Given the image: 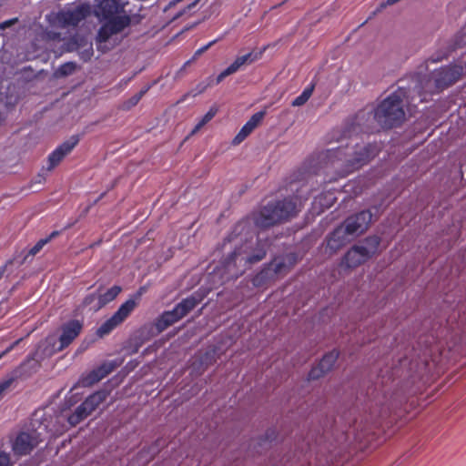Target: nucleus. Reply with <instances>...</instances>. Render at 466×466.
Returning a JSON list of instances; mask_svg holds the SVG:
<instances>
[{"instance_id":"31","label":"nucleus","mask_w":466,"mask_h":466,"mask_svg":"<svg viewBox=\"0 0 466 466\" xmlns=\"http://www.w3.org/2000/svg\"><path fill=\"white\" fill-rule=\"evenodd\" d=\"M0 466H11L10 456L5 452H0Z\"/></svg>"},{"instance_id":"8","label":"nucleus","mask_w":466,"mask_h":466,"mask_svg":"<svg viewBox=\"0 0 466 466\" xmlns=\"http://www.w3.org/2000/svg\"><path fill=\"white\" fill-rule=\"evenodd\" d=\"M376 155L375 148L371 147H363L355 156L350 157V153L339 152V158L333 163L336 168H341V175L344 176L349 172L359 168L360 166L368 162Z\"/></svg>"},{"instance_id":"37","label":"nucleus","mask_w":466,"mask_h":466,"mask_svg":"<svg viewBox=\"0 0 466 466\" xmlns=\"http://www.w3.org/2000/svg\"><path fill=\"white\" fill-rule=\"evenodd\" d=\"M265 437H266L267 441H271L272 440H274L275 439V432H274V431H267Z\"/></svg>"},{"instance_id":"28","label":"nucleus","mask_w":466,"mask_h":466,"mask_svg":"<svg viewBox=\"0 0 466 466\" xmlns=\"http://www.w3.org/2000/svg\"><path fill=\"white\" fill-rule=\"evenodd\" d=\"M146 93V90L144 91H140L139 93L136 94L135 96H133L127 102V105H126V107L127 108H130L131 106H136L139 100L141 99V97L144 96V94Z\"/></svg>"},{"instance_id":"7","label":"nucleus","mask_w":466,"mask_h":466,"mask_svg":"<svg viewBox=\"0 0 466 466\" xmlns=\"http://www.w3.org/2000/svg\"><path fill=\"white\" fill-rule=\"evenodd\" d=\"M109 392L105 390H97L90 394L78 405L74 412L67 417V422L75 427L86 419L107 398Z\"/></svg>"},{"instance_id":"44","label":"nucleus","mask_w":466,"mask_h":466,"mask_svg":"<svg viewBox=\"0 0 466 466\" xmlns=\"http://www.w3.org/2000/svg\"><path fill=\"white\" fill-rule=\"evenodd\" d=\"M232 259L234 260V262H236L238 260L236 254L233 255V258Z\"/></svg>"},{"instance_id":"33","label":"nucleus","mask_w":466,"mask_h":466,"mask_svg":"<svg viewBox=\"0 0 466 466\" xmlns=\"http://www.w3.org/2000/svg\"><path fill=\"white\" fill-rule=\"evenodd\" d=\"M13 380H4L0 383V398L2 397L5 390H6L10 386Z\"/></svg>"},{"instance_id":"24","label":"nucleus","mask_w":466,"mask_h":466,"mask_svg":"<svg viewBox=\"0 0 466 466\" xmlns=\"http://www.w3.org/2000/svg\"><path fill=\"white\" fill-rule=\"evenodd\" d=\"M214 354L210 352H207L204 356L197 358L193 362V369L197 370V372H200L203 369L202 366L208 367L214 361Z\"/></svg>"},{"instance_id":"21","label":"nucleus","mask_w":466,"mask_h":466,"mask_svg":"<svg viewBox=\"0 0 466 466\" xmlns=\"http://www.w3.org/2000/svg\"><path fill=\"white\" fill-rule=\"evenodd\" d=\"M265 112L260 111L254 114L250 119L242 127L239 133L247 137L263 120Z\"/></svg>"},{"instance_id":"6","label":"nucleus","mask_w":466,"mask_h":466,"mask_svg":"<svg viewBox=\"0 0 466 466\" xmlns=\"http://www.w3.org/2000/svg\"><path fill=\"white\" fill-rule=\"evenodd\" d=\"M141 294V292H138L135 298L125 301L111 318L101 324L96 330V335L103 338L122 324L137 307Z\"/></svg>"},{"instance_id":"4","label":"nucleus","mask_w":466,"mask_h":466,"mask_svg":"<svg viewBox=\"0 0 466 466\" xmlns=\"http://www.w3.org/2000/svg\"><path fill=\"white\" fill-rule=\"evenodd\" d=\"M129 15L106 21L99 29L96 35V46L102 52H106L118 44L119 34L129 25Z\"/></svg>"},{"instance_id":"45","label":"nucleus","mask_w":466,"mask_h":466,"mask_svg":"<svg viewBox=\"0 0 466 466\" xmlns=\"http://www.w3.org/2000/svg\"><path fill=\"white\" fill-rule=\"evenodd\" d=\"M195 5V1L192 2L191 4H188L187 6L190 7L191 5Z\"/></svg>"},{"instance_id":"39","label":"nucleus","mask_w":466,"mask_h":466,"mask_svg":"<svg viewBox=\"0 0 466 466\" xmlns=\"http://www.w3.org/2000/svg\"><path fill=\"white\" fill-rule=\"evenodd\" d=\"M13 23H14L13 20H9V21L4 22V23L0 24V28L4 29V28L11 25Z\"/></svg>"},{"instance_id":"5","label":"nucleus","mask_w":466,"mask_h":466,"mask_svg":"<svg viewBox=\"0 0 466 466\" xmlns=\"http://www.w3.org/2000/svg\"><path fill=\"white\" fill-rule=\"evenodd\" d=\"M298 211L296 204L291 200H284L271 207L265 208L257 219L261 227H268L281 220L287 219Z\"/></svg>"},{"instance_id":"9","label":"nucleus","mask_w":466,"mask_h":466,"mask_svg":"<svg viewBox=\"0 0 466 466\" xmlns=\"http://www.w3.org/2000/svg\"><path fill=\"white\" fill-rule=\"evenodd\" d=\"M201 299L191 296L183 299L174 309L164 312L157 320V328L164 330L170 325L181 319L189 311H191L199 302Z\"/></svg>"},{"instance_id":"17","label":"nucleus","mask_w":466,"mask_h":466,"mask_svg":"<svg viewBox=\"0 0 466 466\" xmlns=\"http://www.w3.org/2000/svg\"><path fill=\"white\" fill-rule=\"evenodd\" d=\"M354 238L349 233L344 224L338 227L328 239V247L332 251H337Z\"/></svg>"},{"instance_id":"35","label":"nucleus","mask_w":466,"mask_h":466,"mask_svg":"<svg viewBox=\"0 0 466 466\" xmlns=\"http://www.w3.org/2000/svg\"><path fill=\"white\" fill-rule=\"evenodd\" d=\"M246 137L241 134V133H238L237 136L234 137L233 139V144L234 145H238L240 144Z\"/></svg>"},{"instance_id":"32","label":"nucleus","mask_w":466,"mask_h":466,"mask_svg":"<svg viewBox=\"0 0 466 466\" xmlns=\"http://www.w3.org/2000/svg\"><path fill=\"white\" fill-rule=\"evenodd\" d=\"M83 44L82 46H86L87 48L85 50L86 52V58H89L92 54H93V48H92V44L87 42V41H85V40H82Z\"/></svg>"},{"instance_id":"36","label":"nucleus","mask_w":466,"mask_h":466,"mask_svg":"<svg viewBox=\"0 0 466 466\" xmlns=\"http://www.w3.org/2000/svg\"><path fill=\"white\" fill-rule=\"evenodd\" d=\"M440 353V349L439 347H435L431 350V361L432 362H436L437 361V357L436 355Z\"/></svg>"},{"instance_id":"41","label":"nucleus","mask_w":466,"mask_h":466,"mask_svg":"<svg viewBox=\"0 0 466 466\" xmlns=\"http://www.w3.org/2000/svg\"><path fill=\"white\" fill-rule=\"evenodd\" d=\"M13 346L9 347L8 349H6L5 351H3L1 354H0V360L7 353L9 352L11 350H12Z\"/></svg>"},{"instance_id":"2","label":"nucleus","mask_w":466,"mask_h":466,"mask_svg":"<svg viewBox=\"0 0 466 466\" xmlns=\"http://www.w3.org/2000/svg\"><path fill=\"white\" fill-rule=\"evenodd\" d=\"M404 91L398 90L384 99L376 109L375 117L377 121L386 127H394L404 121Z\"/></svg>"},{"instance_id":"13","label":"nucleus","mask_w":466,"mask_h":466,"mask_svg":"<svg viewBox=\"0 0 466 466\" xmlns=\"http://www.w3.org/2000/svg\"><path fill=\"white\" fill-rule=\"evenodd\" d=\"M39 443L35 432L22 431L15 439L12 448L15 454L24 456L29 454Z\"/></svg>"},{"instance_id":"10","label":"nucleus","mask_w":466,"mask_h":466,"mask_svg":"<svg viewBox=\"0 0 466 466\" xmlns=\"http://www.w3.org/2000/svg\"><path fill=\"white\" fill-rule=\"evenodd\" d=\"M127 4V3L122 0H102L99 4L96 15L106 21L118 18L121 15H128L125 10Z\"/></svg>"},{"instance_id":"29","label":"nucleus","mask_w":466,"mask_h":466,"mask_svg":"<svg viewBox=\"0 0 466 466\" xmlns=\"http://www.w3.org/2000/svg\"><path fill=\"white\" fill-rule=\"evenodd\" d=\"M97 297H98V294H90L88 295L87 297H86V299H84V304L86 306H89L90 307V309L92 310V306L97 302Z\"/></svg>"},{"instance_id":"23","label":"nucleus","mask_w":466,"mask_h":466,"mask_svg":"<svg viewBox=\"0 0 466 466\" xmlns=\"http://www.w3.org/2000/svg\"><path fill=\"white\" fill-rule=\"evenodd\" d=\"M218 113V108L216 106H211L207 114L198 121V123L195 126V127L190 132V136H194L197 134L204 126H206L209 121L213 119V117Z\"/></svg>"},{"instance_id":"26","label":"nucleus","mask_w":466,"mask_h":466,"mask_svg":"<svg viewBox=\"0 0 466 466\" xmlns=\"http://www.w3.org/2000/svg\"><path fill=\"white\" fill-rule=\"evenodd\" d=\"M56 233H53L50 238L40 239L28 252V256H35L43 248L44 246L50 240V238L55 236Z\"/></svg>"},{"instance_id":"46","label":"nucleus","mask_w":466,"mask_h":466,"mask_svg":"<svg viewBox=\"0 0 466 466\" xmlns=\"http://www.w3.org/2000/svg\"><path fill=\"white\" fill-rule=\"evenodd\" d=\"M89 381H90V382H94V381L98 382L99 380H89Z\"/></svg>"},{"instance_id":"18","label":"nucleus","mask_w":466,"mask_h":466,"mask_svg":"<svg viewBox=\"0 0 466 466\" xmlns=\"http://www.w3.org/2000/svg\"><path fill=\"white\" fill-rule=\"evenodd\" d=\"M256 60V56L252 53L238 56L236 60L217 77V83H220L225 77L236 73L242 66L250 64Z\"/></svg>"},{"instance_id":"1","label":"nucleus","mask_w":466,"mask_h":466,"mask_svg":"<svg viewBox=\"0 0 466 466\" xmlns=\"http://www.w3.org/2000/svg\"><path fill=\"white\" fill-rule=\"evenodd\" d=\"M380 238L378 237L367 238L359 245L351 247L343 256L339 263L341 271L350 273L363 265L378 253Z\"/></svg>"},{"instance_id":"42","label":"nucleus","mask_w":466,"mask_h":466,"mask_svg":"<svg viewBox=\"0 0 466 466\" xmlns=\"http://www.w3.org/2000/svg\"><path fill=\"white\" fill-rule=\"evenodd\" d=\"M322 197H319L317 198H315V201H314V204H319V205H322Z\"/></svg>"},{"instance_id":"20","label":"nucleus","mask_w":466,"mask_h":466,"mask_svg":"<svg viewBox=\"0 0 466 466\" xmlns=\"http://www.w3.org/2000/svg\"><path fill=\"white\" fill-rule=\"evenodd\" d=\"M121 288L118 286H114L107 289L105 293H99L97 297V302H96L92 306L93 311H97L105 305L114 300L116 296L120 293Z\"/></svg>"},{"instance_id":"16","label":"nucleus","mask_w":466,"mask_h":466,"mask_svg":"<svg viewBox=\"0 0 466 466\" xmlns=\"http://www.w3.org/2000/svg\"><path fill=\"white\" fill-rule=\"evenodd\" d=\"M78 137L74 136L54 150L48 157L47 170L51 171L58 166L65 157L67 156L78 144Z\"/></svg>"},{"instance_id":"15","label":"nucleus","mask_w":466,"mask_h":466,"mask_svg":"<svg viewBox=\"0 0 466 466\" xmlns=\"http://www.w3.org/2000/svg\"><path fill=\"white\" fill-rule=\"evenodd\" d=\"M90 14V7L87 5H80L73 9L62 11L57 18L63 25H76Z\"/></svg>"},{"instance_id":"25","label":"nucleus","mask_w":466,"mask_h":466,"mask_svg":"<svg viewBox=\"0 0 466 466\" xmlns=\"http://www.w3.org/2000/svg\"><path fill=\"white\" fill-rule=\"evenodd\" d=\"M313 90H314V86L311 85L310 86L307 87L300 96H299L298 97H296L291 105L293 106H303L309 99V97L311 96L312 93H313Z\"/></svg>"},{"instance_id":"14","label":"nucleus","mask_w":466,"mask_h":466,"mask_svg":"<svg viewBox=\"0 0 466 466\" xmlns=\"http://www.w3.org/2000/svg\"><path fill=\"white\" fill-rule=\"evenodd\" d=\"M463 73L464 69L461 66H453L449 68L436 70L434 71L435 86L445 88L456 82Z\"/></svg>"},{"instance_id":"11","label":"nucleus","mask_w":466,"mask_h":466,"mask_svg":"<svg viewBox=\"0 0 466 466\" xmlns=\"http://www.w3.org/2000/svg\"><path fill=\"white\" fill-rule=\"evenodd\" d=\"M339 351L332 350L327 352L322 359L312 368L310 372V379H319L328 376L333 369H335Z\"/></svg>"},{"instance_id":"30","label":"nucleus","mask_w":466,"mask_h":466,"mask_svg":"<svg viewBox=\"0 0 466 466\" xmlns=\"http://www.w3.org/2000/svg\"><path fill=\"white\" fill-rule=\"evenodd\" d=\"M75 68L76 66L74 64L68 63L61 66L60 72L63 75H67L73 73L75 71Z\"/></svg>"},{"instance_id":"27","label":"nucleus","mask_w":466,"mask_h":466,"mask_svg":"<svg viewBox=\"0 0 466 466\" xmlns=\"http://www.w3.org/2000/svg\"><path fill=\"white\" fill-rule=\"evenodd\" d=\"M290 260V258L288 257L286 258H276L274 259V261L271 263V268L272 269L274 270L275 273H282L284 272V269H285V261L284 260Z\"/></svg>"},{"instance_id":"12","label":"nucleus","mask_w":466,"mask_h":466,"mask_svg":"<svg viewBox=\"0 0 466 466\" xmlns=\"http://www.w3.org/2000/svg\"><path fill=\"white\" fill-rule=\"evenodd\" d=\"M372 215L370 211H362L352 217H350L343 223L350 234L353 238L364 233L370 222Z\"/></svg>"},{"instance_id":"40","label":"nucleus","mask_w":466,"mask_h":466,"mask_svg":"<svg viewBox=\"0 0 466 466\" xmlns=\"http://www.w3.org/2000/svg\"><path fill=\"white\" fill-rule=\"evenodd\" d=\"M400 0H387L385 5H394V4H396V3L400 2Z\"/></svg>"},{"instance_id":"34","label":"nucleus","mask_w":466,"mask_h":466,"mask_svg":"<svg viewBox=\"0 0 466 466\" xmlns=\"http://www.w3.org/2000/svg\"><path fill=\"white\" fill-rule=\"evenodd\" d=\"M265 256V251H260L258 255L253 258H248V260L251 263L261 260Z\"/></svg>"},{"instance_id":"3","label":"nucleus","mask_w":466,"mask_h":466,"mask_svg":"<svg viewBox=\"0 0 466 466\" xmlns=\"http://www.w3.org/2000/svg\"><path fill=\"white\" fill-rule=\"evenodd\" d=\"M83 325L79 320H71L61 327L59 337L60 346L56 348V338L49 336L42 342L37 350L40 358L49 357L58 350L67 347L80 334Z\"/></svg>"},{"instance_id":"38","label":"nucleus","mask_w":466,"mask_h":466,"mask_svg":"<svg viewBox=\"0 0 466 466\" xmlns=\"http://www.w3.org/2000/svg\"><path fill=\"white\" fill-rule=\"evenodd\" d=\"M327 198V196L325 197V198ZM328 198H329L328 201H327L325 204H323V206H325V208H329V207H330V206L332 205V201H333V199H334V198H333L332 194H329V195H328Z\"/></svg>"},{"instance_id":"43","label":"nucleus","mask_w":466,"mask_h":466,"mask_svg":"<svg viewBox=\"0 0 466 466\" xmlns=\"http://www.w3.org/2000/svg\"><path fill=\"white\" fill-rule=\"evenodd\" d=\"M210 46H211V43L208 44V46H206L205 47L201 48L200 50H198V53H202L203 51L207 50Z\"/></svg>"},{"instance_id":"22","label":"nucleus","mask_w":466,"mask_h":466,"mask_svg":"<svg viewBox=\"0 0 466 466\" xmlns=\"http://www.w3.org/2000/svg\"><path fill=\"white\" fill-rule=\"evenodd\" d=\"M420 88L423 92L429 93V94H432V93L438 92L439 90L443 89L442 86H435L434 72L431 76H425V77L420 79Z\"/></svg>"},{"instance_id":"19","label":"nucleus","mask_w":466,"mask_h":466,"mask_svg":"<svg viewBox=\"0 0 466 466\" xmlns=\"http://www.w3.org/2000/svg\"><path fill=\"white\" fill-rule=\"evenodd\" d=\"M120 365L121 361L118 360H106L92 370L90 377L91 379H103L109 376Z\"/></svg>"}]
</instances>
